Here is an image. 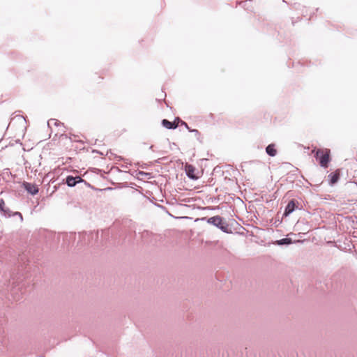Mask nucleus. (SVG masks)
Instances as JSON below:
<instances>
[{"instance_id":"f257e3e1","label":"nucleus","mask_w":357,"mask_h":357,"mask_svg":"<svg viewBox=\"0 0 357 357\" xmlns=\"http://www.w3.org/2000/svg\"><path fill=\"white\" fill-rule=\"evenodd\" d=\"M331 151L328 149H318L316 151V158L319 160L320 165L323 167H327L330 162Z\"/></svg>"},{"instance_id":"f03ea898","label":"nucleus","mask_w":357,"mask_h":357,"mask_svg":"<svg viewBox=\"0 0 357 357\" xmlns=\"http://www.w3.org/2000/svg\"><path fill=\"white\" fill-rule=\"evenodd\" d=\"M208 222L212 224L224 231H227V225L223 222L222 218L220 216L211 217L208 220Z\"/></svg>"},{"instance_id":"7ed1b4c3","label":"nucleus","mask_w":357,"mask_h":357,"mask_svg":"<svg viewBox=\"0 0 357 357\" xmlns=\"http://www.w3.org/2000/svg\"><path fill=\"white\" fill-rule=\"evenodd\" d=\"M23 186L26 189V190L28 192L31 193V195H36L38 192V188L37 185L33 183L24 182L23 183Z\"/></svg>"},{"instance_id":"20e7f679","label":"nucleus","mask_w":357,"mask_h":357,"mask_svg":"<svg viewBox=\"0 0 357 357\" xmlns=\"http://www.w3.org/2000/svg\"><path fill=\"white\" fill-rule=\"evenodd\" d=\"M179 119H176L174 122H170L167 119H163L162 124L167 129H174L178 126Z\"/></svg>"},{"instance_id":"39448f33","label":"nucleus","mask_w":357,"mask_h":357,"mask_svg":"<svg viewBox=\"0 0 357 357\" xmlns=\"http://www.w3.org/2000/svg\"><path fill=\"white\" fill-rule=\"evenodd\" d=\"M195 168L191 165H185V172L187 175L193 179H197L198 176L195 174Z\"/></svg>"},{"instance_id":"423d86ee","label":"nucleus","mask_w":357,"mask_h":357,"mask_svg":"<svg viewBox=\"0 0 357 357\" xmlns=\"http://www.w3.org/2000/svg\"><path fill=\"white\" fill-rule=\"evenodd\" d=\"M0 211L3 213L5 216H10L11 212L10 209L7 207H6L5 202L3 199H0Z\"/></svg>"},{"instance_id":"0eeeda50","label":"nucleus","mask_w":357,"mask_h":357,"mask_svg":"<svg viewBox=\"0 0 357 357\" xmlns=\"http://www.w3.org/2000/svg\"><path fill=\"white\" fill-rule=\"evenodd\" d=\"M295 207H296L295 202L294 200H291L288 203L287 206H286L284 215H287L289 213H291V212H293L295 209Z\"/></svg>"},{"instance_id":"6e6552de","label":"nucleus","mask_w":357,"mask_h":357,"mask_svg":"<svg viewBox=\"0 0 357 357\" xmlns=\"http://www.w3.org/2000/svg\"><path fill=\"white\" fill-rule=\"evenodd\" d=\"M329 176L331 177V184L335 183L340 177V170L337 169L334 173L331 174Z\"/></svg>"},{"instance_id":"1a4fd4ad","label":"nucleus","mask_w":357,"mask_h":357,"mask_svg":"<svg viewBox=\"0 0 357 357\" xmlns=\"http://www.w3.org/2000/svg\"><path fill=\"white\" fill-rule=\"evenodd\" d=\"M266 153L270 156H275L277 153V150L275 148L274 144H269L266 149Z\"/></svg>"},{"instance_id":"9d476101","label":"nucleus","mask_w":357,"mask_h":357,"mask_svg":"<svg viewBox=\"0 0 357 357\" xmlns=\"http://www.w3.org/2000/svg\"><path fill=\"white\" fill-rule=\"evenodd\" d=\"M76 178H74L73 176H68L66 178V183L68 184V185L72 187V186H75V184L77 183V181H75Z\"/></svg>"},{"instance_id":"9b49d317","label":"nucleus","mask_w":357,"mask_h":357,"mask_svg":"<svg viewBox=\"0 0 357 357\" xmlns=\"http://www.w3.org/2000/svg\"><path fill=\"white\" fill-rule=\"evenodd\" d=\"M291 243V240L290 238H283L278 241L279 245H283V244H289Z\"/></svg>"},{"instance_id":"f8f14e48","label":"nucleus","mask_w":357,"mask_h":357,"mask_svg":"<svg viewBox=\"0 0 357 357\" xmlns=\"http://www.w3.org/2000/svg\"><path fill=\"white\" fill-rule=\"evenodd\" d=\"M181 123H182V124H183V125H185V126L186 128H187L189 131H190V132H197V133L198 132V131H197V130H190V128L188 127V124H187L186 123H185V122H183V121H182Z\"/></svg>"}]
</instances>
